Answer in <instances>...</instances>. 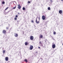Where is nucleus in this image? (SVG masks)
<instances>
[{"label": "nucleus", "mask_w": 63, "mask_h": 63, "mask_svg": "<svg viewBox=\"0 0 63 63\" xmlns=\"http://www.w3.org/2000/svg\"><path fill=\"white\" fill-rule=\"evenodd\" d=\"M48 10H50V7H49L48 8Z\"/></svg>", "instance_id": "obj_16"}, {"label": "nucleus", "mask_w": 63, "mask_h": 63, "mask_svg": "<svg viewBox=\"0 0 63 63\" xmlns=\"http://www.w3.org/2000/svg\"><path fill=\"white\" fill-rule=\"evenodd\" d=\"M3 53H5V50H4L3 51Z\"/></svg>", "instance_id": "obj_22"}, {"label": "nucleus", "mask_w": 63, "mask_h": 63, "mask_svg": "<svg viewBox=\"0 0 63 63\" xmlns=\"http://www.w3.org/2000/svg\"><path fill=\"white\" fill-rule=\"evenodd\" d=\"M6 32V31L5 30H3L2 32L4 34H5Z\"/></svg>", "instance_id": "obj_9"}, {"label": "nucleus", "mask_w": 63, "mask_h": 63, "mask_svg": "<svg viewBox=\"0 0 63 63\" xmlns=\"http://www.w3.org/2000/svg\"><path fill=\"white\" fill-rule=\"evenodd\" d=\"M56 47L55 44H53L52 45V47L53 48H54Z\"/></svg>", "instance_id": "obj_4"}, {"label": "nucleus", "mask_w": 63, "mask_h": 63, "mask_svg": "<svg viewBox=\"0 0 63 63\" xmlns=\"http://www.w3.org/2000/svg\"><path fill=\"white\" fill-rule=\"evenodd\" d=\"M59 14H61L62 13V11L61 10H60L59 11Z\"/></svg>", "instance_id": "obj_7"}, {"label": "nucleus", "mask_w": 63, "mask_h": 63, "mask_svg": "<svg viewBox=\"0 0 63 63\" xmlns=\"http://www.w3.org/2000/svg\"><path fill=\"white\" fill-rule=\"evenodd\" d=\"M53 34L54 35H55L56 34V32H54L53 33Z\"/></svg>", "instance_id": "obj_17"}, {"label": "nucleus", "mask_w": 63, "mask_h": 63, "mask_svg": "<svg viewBox=\"0 0 63 63\" xmlns=\"http://www.w3.org/2000/svg\"><path fill=\"white\" fill-rule=\"evenodd\" d=\"M27 45H28V43H27V42H25V45H26V46H27Z\"/></svg>", "instance_id": "obj_13"}, {"label": "nucleus", "mask_w": 63, "mask_h": 63, "mask_svg": "<svg viewBox=\"0 0 63 63\" xmlns=\"http://www.w3.org/2000/svg\"><path fill=\"white\" fill-rule=\"evenodd\" d=\"M8 7H7L5 9V10H7V9H8Z\"/></svg>", "instance_id": "obj_26"}, {"label": "nucleus", "mask_w": 63, "mask_h": 63, "mask_svg": "<svg viewBox=\"0 0 63 63\" xmlns=\"http://www.w3.org/2000/svg\"><path fill=\"white\" fill-rule=\"evenodd\" d=\"M14 19H15V20H16L17 19V18L16 17H15V18H14Z\"/></svg>", "instance_id": "obj_19"}, {"label": "nucleus", "mask_w": 63, "mask_h": 63, "mask_svg": "<svg viewBox=\"0 0 63 63\" xmlns=\"http://www.w3.org/2000/svg\"><path fill=\"white\" fill-rule=\"evenodd\" d=\"M18 8L19 9H20L21 8V6H20V4H19L18 5Z\"/></svg>", "instance_id": "obj_10"}, {"label": "nucleus", "mask_w": 63, "mask_h": 63, "mask_svg": "<svg viewBox=\"0 0 63 63\" xmlns=\"http://www.w3.org/2000/svg\"><path fill=\"white\" fill-rule=\"evenodd\" d=\"M33 46H30V50H32V49H33Z\"/></svg>", "instance_id": "obj_2"}, {"label": "nucleus", "mask_w": 63, "mask_h": 63, "mask_svg": "<svg viewBox=\"0 0 63 63\" xmlns=\"http://www.w3.org/2000/svg\"><path fill=\"white\" fill-rule=\"evenodd\" d=\"M42 19L43 20H45L46 19V17L44 16H42Z\"/></svg>", "instance_id": "obj_3"}, {"label": "nucleus", "mask_w": 63, "mask_h": 63, "mask_svg": "<svg viewBox=\"0 0 63 63\" xmlns=\"http://www.w3.org/2000/svg\"><path fill=\"white\" fill-rule=\"evenodd\" d=\"M16 17H18V16H17V15H16Z\"/></svg>", "instance_id": "obj_24"}, {"label": "nucleus", "mask_w": 63, "mask_h": 63, "mask_svg": "<svg viewBox=\"0 0 63 63\" xmlns=\"http://www.w3.org/2000/svg\"><path fill=\"white\" fill-rule=\"evenodd\" d=\"M50 2L51 3L52 2V0H50Z\"/></svg>", "instance_id": "obj_23"}, {"label": "nucleus", "mask_w": 63, "mask_h": 63, "mask_svg": "<svg viewBox=\"0 0 63 63\" xmlns=\"http://www.w3.org/2000/svg\"><path fill=\"white\" fill-rule=\"evenodd\" d=\"M40 38H42L43 37V35H40Z\"/></svg>", "instance_id": "obj_12"}, {"label": "nucleus", "mask_w": 63, "mask_h": 63, "mask_svg": "<svg viewBox=\"0 0 63 63\" xmlns=\"http://www.w3.org/2000/svg\"><path fill=\"white\" fill-rule=\"evenodd\" d=\"M39 45L41 47H43V45L42 44H40Z\"/></svg>", "instance_id": "obj_11"}, {"label": "nucleus", "mask_w": 63, "mask_h": 63, "mask_svg": "<svg viewBox=\"0 0 63 63\" xmlns=\"http://www.w3.org/2000/svg\"><path fill=\"white\" fill-rule=\"evenodd\" d=\"M32 22H34V21H33V20H32Z\"/></svg>", "instance_id": "obj_27"}, {"label": "nucleus", "mask_w": 63, "mask_h": 63, "mask_svg": "<svg viewBox=\"0 0 63 63\" xmlns=\"http://www.w3.org/2000/svg\"><path fill=\"white\" fill-rule=\"evenodd\" d=\"M61 1H63V0H61Z\"/></svg>", "instance_id": "obj_32"}, {"label": "nucleus", "mask_w": 63, "mask_h": 63, "mask_svg": "<svg viewBox=\"0 0 63 63\" xmlns=\"http://www.w3.org/2000/svg\"><path fill=\"white\" fill-rule=\"evenodd\" d=\"M18 15H20L19 13H18Z\"/></svg>", "instance_id": "obj_29"}, {"label": "nucleus", "mask_w": 63, "mask_h": 63, "mask_svg": "<svg viewBox=\"0 0 63 63\" xmlns=\"http://www.w3.org/2000/svg\"><path fill=\"white\" fill-rule=\"evenodd\" d=\"M8 59H9V58H8V57H6L5 58V60L6 61H8Z\"/></svg>", "instance_id": "obj_5"}, {"label": "nucleus", "mask_w": 63, "mask_h": 63, "mask_svg": "<svg viewBox=\"0 0 63 63\" xmlns=\"http://www.w3.org/2000/svg\"><path fill=\"white\" fill-rule=\"evenodd\" d=\"M9 28L8 27H6V29L7 30H8V29Z\"/></svg>", "instance_id": "obj_25"}, {"label": "nucleus", "mask_w": 63, "mask_h": 63, "mask_svg": "<svg viewBox=\"0 0 63 63\" xmlns=\"http://www.w3.org/2000/svg\"><path fill=\"white\" fill-rule=\"evenodd\" d=\"M30 38L31 40H33L34 39V37L33 36H31Z\"/></svg>", "instance_id": "obj_1"}, {"label": "nucleus", "mask_w": 63, "mask_h": 63, "mask_svg": "<svg viewBox=\"0 0 63 63\" xmlns=\"http://www.w3.org/2000/svg\"><path fill=\"white\" fill-rule=\"evenodd\" d=\"M39 19L40 20V18H39Z\"/></svg>", "instance_id": "obj_31"}, {"label": "nucleus", "mask_w": 63, "mask_h": 63, "mask_svg": "<svg viewBox=\"0 0 63 63\" xmlns=\"http://www.w3.org/2000/svg\"><path fill=\"white\" fill-rule=\"evenodd\" d=\"M24 61H25L27 63L28 62L27 60V59H25L24 60Z\"/></svg>", "instance_id": "obj_14"}, {"label": "nucleus", "mask_w": 63, "mask_h": 63, "mask_svg": "<svg viewBox=\"0 0 63 63\" xmlns=\"http://www.w3.org/2000/svg\"><path fill=\"white\" fill-rule=\"evenodd\" d=\"M16 8V6H15V7L13 8V9H15Z\"/></svg>", "instance_id": "obj_20"}, {"label": "nucleus", "mask_w": 63, "mask_h": 63, "mask_svg": "<svg viewBox=\"0 0 63 63\" xmlns=\"http://www.w3.org/2000/svg\"><path fill=\"white\" fill-rule=\"evenodd\" d=\"M17 22H18V21H17Z\"/></svg>", "instance_id": "obj_33"}, {"label": "nucleus", "mask_w": 63, "mask_h": 63, "mask_svg": "<svg viewBox=\"0 0 63 63\" xmlns=\"http://www.w3.org/2000/svg\"><path fill=\"white\" fill-rule=\"evenodd\" d=\"M37 18L36 19V21L35 22H36V23H37L38 24V23H39V21H37Z\"/></svg>", "instance_id": "obj_8"}, {"label": "nucleus", "mask_w": 63, "mask_h": 63, "mask_svg": "<svg viewBox=\"0 0 63 63\" xmlns=\"http://www.w3.org/2000/svg\"><path fill=\"white\" fill-rule=\"evenodd\" d=\"M2 4H5V2L2 1Z\"/></svg>", "instance_id": "obj_18"}, {"label": "nucleus", "mask_w": 63, "mask_h": 63, "mask_svg": "<svg viewBox=\"0 0 63 63\" xmlns=\"http://www.w3.org/2000/svg\"><path fill=\"white\" fill-rule=\"evenodd\" d=\"M42 44V42H41L40 41L39 42V45L40 44Z\"/></svg>", "instance_id": "obj_21"}, {"label": "nucleus", "mask_w": 63, "mask_h": 63, "mask_svg": "<svg viewBox=\"0 0 63 63\" xmlns=\"http://www.w3.org/2000/svg\"><path fill=\"white\" fill-rule=\"evenodd\" d=\"M28 3H30V1H28Z\"/></svg>", "instance_id": "obj_28"}, {"label": "nucleus", "mask_w": 63, "mask_h": 63, "mask_svg": "<svg viewBox=\"0 0 63 63\" xmlns=\"http://www.w3.org/2000/svg\"><path fill=\"white\" fill-rule=\"evenodd\" d=\"M15 36L16 37H17V36H18V34H17V33H15Z\"/></svg>", "instance_id": "obj_6"}, {"label": "nucleus", "mask_w": 63, "mask_h": 63, "mask_svg": "<svg viewBox=\"0 0 63 63\" xmlns=\"http://www.w3.org/2000/svg\"><path fill=\"white\" fill-rule=\"evenodd\" d=\"M40 48V47H38V48Z\"/></svg>", "instance_id": "obj_30"}, {"label": "nucleus", "mask_w": 63, "mask_h": 63, "mask_svg": "<svg viewBox=\"0 0 63 63\" xmlns=\"http://www.w3.org/2000/svg\"><path fill=\"white\" fill-rule=\"evenodd\" d=\"M25 7H24L22 9L23 10H25Z\"/></svg>", "instance_id": "obj_15"}]
</instances>
